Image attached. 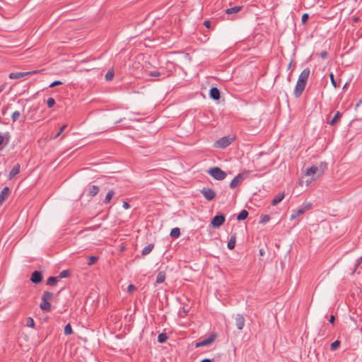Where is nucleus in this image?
<instances>
[{"mask_svg":"<svg viewBox=\"0 0 362 362\" xmlns=\"http://www.w3.org/2000/svg\"><path fill=\"white\" fill-rule=\"evenodd\" d=\"M11 190L8 187H5L0 193V205H1L8 197Z\"/></svg>","mask_w":362,"mask_h":362,"instance_id":"11","label":"nucleus"},{"mask_svg":"<svg viewBox=\"0 0 362 362\" xmlns=\"http://www.w3.org/2000/svg\"><path fill=\"white\" fill-rule=\"evenodd\" d=\"M114 75H115L114 70L113 69L109 70L106 73V74L105 76V78L107 81H110L113 79Z\"/></svg>","mask_w":362,"mask_h":362,"instance_id":"30","label":"nucleus"},{"mask_svg":"<svg viewBox=\"0 0 362 362\" xmlns=\"http://www.w3.org/2000/svg\"><path fill=\"white\" fill-rule=\"evenodd\" d=\"M284 193L282 192V193H279V194H277L274 199L272 200V204L273 206H276L279 203H280L284 198Z\"/></svg>","mask_w":362,"mask_h":362,"instance_id":"18","label":"nucleus"},{"mask_svg":"<svg viewBox=\"0 0 362 362\" xmlns=\"http://www.w3.org/2000/svg\"><path fill=\"white\" fill-rule=\"evenodd\" d=\"M200 192L207 201H211L216 197L215 192L211 188L204 187Z\"/></svg>","mask_w":362,"mask_h":362,"instance_id":"6","label":"nucleus"},{"mask_svg":"<svg viewBox=\"0 0 362 362\" xmlns=\"http://www.w3.org/2000/svg\"><path fill=\"white\" fill-rule=\"evenodd\" d=\"M215 338H216L215 335H211L208 338H206L199 342L196 343L195 347L198 348V347H201V346H209L214 342V341L215 340Z\"/></svg>","mask_w":362,"mask_h":362,"instance_id":"9","label":"nucleus"},{"mask_svg":"<svg viewBox=\"0 0 362 362\" xmlns=\"http://www.w3.org/2000/svg\"><path fill=\"white\" fill-rule=\"evenodd\" d=\"M70 275L69 270H63L60 272L59 275L57 276L59 279L69 277Z\"/></svg>","mask_w":362,"mask_h":362,"instance_id":"33","label":"nucleus"},{"mask_svg":"<svg viewBox=\"0 0 362 362\" xmlns=\"http://www.w3.org/2000/svg\"><path fill=\"white\" fill-rule=\"evenodd\" d=\"M235 325L239 330H242L245 326V318L243 315L237 314L235 317Z\"/></svg>","mask_w":362,"mask_h":362,"instance_id":"10","label":"nucleus"},{"mask_svg":"<svg viewBox=\"0 0 362 362\" xmlns=\"http://www.w3.org/2000/svg\"><path fill=\"white\" fill-rule=\"evenodd\" d=\"M170 235L172 238H177L180 235V230L179 228H174L171 230Z\"/></svg>","mask_w":362,"mask_h":362,"instance_id":"27","label":"nucleus"},{"mask_svg":"<svg viewBox=\"0 0 362 362\" xmlns=\"http://www.w3.org/2000/svg\"><path fill=\"white\" fill-rule=\"evenodd\" d=\"M358 21V18H355L354 19V22H357Z\"/></svg>","mask_w":362,"mask_h":362,"instance_id":"56","label":"nucleus"},{"mask_svg":"<svg viewBox=\"0 0 362 362\" xmlns=\"http://www.w3.org/2000/svg\"><path fill=\"white\" fill-rule=\"evenodd\" d=\"M165 280V273L164 272H159L156 278V283L161 284Z\"/></svg>","mask_w":362,"mask_h":362,"instance_id":"26","label":"nucleus"},{"mask_svg":"<svg viewBox=\"0 0 362 362\" xmlns=\"http://www.w3.org/2000/svg\"><path fill=\"white\" fill-rule=\"evenodd\" d=\"M40 308L43 311H49L51 309V303L43 298H41Z\"/></svg>","mask_w":362,"mask_h":362,"instance_id":"15","label":"nucleus"},{"mask_svg":"<svg viewBox=\"0 0 362 362\" xmlns=\"http://www.w3.org/2000/svg\"><path fill=\"white\" fill-rule=\"evenodd\" d=\"M30 281L33 284H38L42 281V272L37 270L34 271L30 276Z\"/></svg>","mask_w":362,"mask_h":362,"instance_id":"8","label":"nucleus"},{"mask_svg":"<svg viewBox=\"0 0 362 362\" xmlns=\"http://www.w3.org/2000/svg\"><path fill=\"white\" fill-rule=\"evenodd\" d=\"M264 250H263V249H260V250H259V254H260L261 255H264Z\"/></svg>","mask_w":362,"mask_h":362,"instance_id":"54","label":"nucleus"},{"mask_svg":"<svg viewBox=\"0 0 362 362\" xmlns=\"http://www.w3.org/2000/svg\"><path fill=\"white\" fill-rule=\"evenodd\" d=\"M59 279L57 276H50L47 279L46 284L48 286H56Z\"/></svg>","mask_w":362,"mask_h":362,"instance_id":"22","label":"nucleus"},{"mask_svg":"<svg viewBox=\"0 0 362 362\" xmlns=\"http://www.w3.org/2000/svg\"><path fill=\"white\" fill-rule=\"evenodd\" d=\"M334 321H335V317H334V315H332L330 316V318H329V323H331V324L334 325Z\"/></svg>","mask_w":362,"mask_h":362,"instance_id":"51","label":"nucleus"},{"mask_svg":"<svg viewBox=\"0 0 362 362\" xmlns=\"http://www.w3.org/2000/svg\"><path fill=\"white\" fill-rule=\"evenodd\" d=\"M361 262H362V256H361V257H360L357 259L356 263L355 264L354 268V269H353V271H352V272H351V274H354V273L356 272V269H358V267H359V265L361 264Z\"/></svg>","mask_w":362,"mask_h":362,"instance_id":"37","label":"nucleus"},{"mask_svg":"<svg viewBox=\"0 0 362 362\" xmlns=\"http://www.w3.org/2000/svg\"><path fill=\"white\" fill-rule=\"evenodd\" d=\"M360 103H361V100H359V103L356 104V106H358L360 105Z\"/></svg>","mask_w":362,"mask_h":362,"instance_id":"57","label":"nucleus"},{"mask_svg":"<svg viewBox=\"0 0 362 362\" xmlns=\"http://www.w3.org/2000/svg\"><path fill=\"white\" fill-rule=\"evenodd\" d=\"M9 141V137L5 138L4 136L0 135V146H1L3 144L5 145H7Z\"/></svg>","mask_w":362,"mask_h":362,"instance_id":"39","label":"nucleus"},{"mask_svg":"<svg viewBox=\"0 0 362 362\" xmlns=\"http://www.w3.org/2000/svg\"><path fill=\"white\" fill-rule=\"evenodd\" d=\"M315 174H317V176H320L318 167L311 166L310 168H308L306 169V171H305L306 176H310V175H313Z\"/></svg>","mask_w":362,"mask_h":362,"instance_id":"17","label":"nucleus"},{"mask_svg":"<svg viewBox=\"0 0 362 362\" xmlns=\"http://www.w3.org/2000/svg\"><path fill=\"white\" fill-rule=\"evenodd\" d=\"M154 244L150 243L147 246H146L141 251V255L145 256L148 255L153 249Z\"/></svg>","mask_w":362,"mask_h":362,"instance_id":"21","label":"nucleus"},{"mask_svg":"<svg viewBox=\"0 0 362 362\" xmlns=\"http://www.w3.org/2000/svg\"><path fill=\"white\" fill-rule=\"evenodd\" d=\"M66 127H67V124L62 125L60 127L58 133L54 136V139H57V137H59L62 134V132L66 129Z\"/></svg>","mask_w":362,"mask_h":362,"instance_id":"41","label":"nucleus"},{"mask_svg":"<svg viewBox=\"0 0 362 362\" xmlns=\"http://www.w3.org/2000/svg\"><path fill=\"white\" fill-rule=\"evenodd\" d=\"M8 109V107H6V106L3 107L1 109V114L3 115H5L6 114V111Z\"/></svg>","mask_w":362,"mask_h":362,"instance_id":"50","label":"nucleus"},{"mask_svg":"<svg viewBox=\"0 0 362 362\" xmlns=\"http://www.w3.org/2000/svg\"><path fill=\"white\" fill-rule=\"evenodd\" d=\"M168 339V337L165 333H161V334H158V341L159 343H164L167 341Z\"/></svg>","mask_w":362,"mask_h":362,"instance_id":"31","label":"nucleus"},{"mask_svg":"<svg viewBox=\"0 0 362 362\" xmlns=\"http://www.w3.org/2000/svg\"><path fill=\"white\" fill-rule=\"evenodd\" d=\"M99 187L96 185H90L86 189V191L87 192V195L89 197H94L99 192Z\"/></svg>","mask_w":362,"mask_h":362,"instance_id":"12","label":"nucleus"},{"mask_svg":"<svg viewBox=\"0 0 362 362\" xmlns=\"http://www.w3.org/2000/svg\"><path fill=\"white\" fill-rule=\"evenodd\" d=\"M122 206H123L124 209H129L130 207V205H129V204L128 202H124Z\"/></svg>","mask_w":362,"mask_h":362,"instance_id":"52","label":"nucleus"},{"mask_svg":"<svg viewBox=\"0 0 362 362\" xmlns=\"http://www.w3.org/2000/svg\"><path fill=\"white\" fill-rule=\"evenodd\" d=\"M225 220V215L223 214H218L212 218L211 224L214 228H217L223 224Z\"/></svg>","mask_w":362,"mask_h":362,"instance_id":"4","label":"nucleus"},{"mask_svg":"<svg viewBox=\"0 0 362 362\" xmlns=\"http://www.w3.org/2000/svg\"><path fill=\"white\" fill-rule=\"evenodd\" d=\"M319 175H321L324 173L325 170L327 168V163L326 162H321L319 165Z\"/></svg>","mask_w":362,"mask_h":362,"instance_id":"28","label":"nucleus"},{"mask_svg":"<svg viewBox=\"0 0 362 362\" xmlns=\"http://www.w3.org/2000/svg\"><path fill=\"white\" fill-rule=\"evenodd\" d=\"M209 96L211 98L218 100L221 98L220 90L216 87H213L210 89Z\"/></svg>","mask_w":362,"mask_h":362,"instance_id":"14","label":"nucleus"},{"mask_svg":"<svg viewBox=\"0 0 362 362\" xmlns=\"http://www.w3.org/2000/svg\"><path fill=\"white\" fill-rule=\"evenodd\" d=\"M98 260V256H89L87 264L89 266L94 264Z\"/></svg>","mask_w":362,"mask_h":362,"instance_id":"32","label":"nucleus"},{"mask_svg":"<svg viewBox=\"0 0 362 362\" xmlns=\"http://www.w3.org/2000/svg\"><path fill=\"white\" fill-rule=\"evenodd\" d=\"M360 103H361V100H359V103L356 104V106H358L360 105Z\"/></svg>","mask_w":362,"mask_h":362,"instance_id":"58","label":"nucleus"},{"mask_svg":"<svg viewBox=\"0 0 362 362\" xmlns=\"http://www.w3.org/2000/svg\"><path fill=\"white\" fill-rule=\"evenodd\" d=\"M37 72L38 71L37 70L27 72H13L9 74L8 77L11 79H18L26 76L33 75L35 74H37Z\"/></svg>","mask_w":362,"mask_h":362,"instance_id":"5","label":"nucleus"},{"mask_svg":"<svg viewBox=\"0 0 362 362\" xmlns=\"http://www.w3.org/2000/svg\"><path fill=\"white\" fill-rule=\"evenodd\" d=\"M328 56V53L326 52V51H322L320 53V57L322 58V59H326Z\"/></svg>","mask_w":362,"mask_h":362,"instance_id":"48","label":"nucleus"},{"mask_svg":"<svg viewBox=\"0 0 362 362\" xmlns=\"http://www.w3.org/2000/svg\"><path fill=\"white\" fill-rule=\"evenodd\" d=\"M309 19V15L308 13H303L302 16L301 21L303 24H305Z\"/></svg>","mask_w":362,"mask_h":362,"instance_id":"42","label":"nucleus"},{"mask_svg":"<svg viewBox=\"0 0 362 362\" xmlns=\"http://www.w3.org/2000/svg\"><path fill=\"white\" fill-rule=\"evenodd\" d=\"M73 333V329L71 325L69 323L64 327V334L66 335H70Z\"/></svg>","mask_w":362,"mask_h":362,"instance_id":"35","label":"nucleus"},{"mask_svg":"<svg viewBox=\"0 0 362 362\" xmlns=\"http://www.w3.org/2000/svg\"><path fill=\"white\" fill-rule=\"evenodd\" d=\"M329 78H330V80H331V82H332V84L333 85V86L334 88H337V84L334 80V74L333 73H330L329 74Z\"/></svg>","mask_w":362,"mask_h":362,"instance_id":"43","label":"nucleus"},{"mask_svg":"<svg viewBox=\"0 0 362 362\" xmlns=\"http://www.w3.org/2000/svg\"><path fill=\"white\" fill-rule=\"evenodd\" d=\"M208 174L210 175L214 179L221 181L224 180L227 174L225 171L222 170L219 167L211 168L208 171Z\"/></svg>","mask_w":362,"mask_h":362,"instance_id":"2","label":"nucleus"},{"mask_svg":"<svg viewBox=\"0 0 362 362\" xmlns=\"http://www.w3.org/2000/svg\"><path fill=\"white\" fill-rule=\"evenodd\" d=\"M244 180V176L243 173H239L237 176H235L230 182L229 186L230 188L234 189L238 187Z\"/></svg>","mask_w":362,"mask_h":362,"instance_id":"7","label":"nucleus"},{"mask_svg":"<svg viewBox=\"0 0 362 362\" xmlns=\"http://www.w3.org/2000/svg\"><path fill=\"white\" fill-rule=\"evenodd\" d=\"M248 211L245 209H243L240 211V213L237 216V220L238 221H244L246 219L248 216Z\"/></svg>","mask_w":362,"mask_h":362,"instance_id":"24","label":"nucleus"},{"mask_svg":"<svg viewBox=\"0 0 362 362\" xmlns=\"http://www.w3.org/2000/svg\"><path fill=\"white\" fill-rule=\"evenodd\" d=\"M242 9V6H235L231 8L226 9V13L227 14H234L237 13Z\"/></svg>","mask_w":362,"mask_h":362,"instance_id":"23","label":"nucleus"},{"mask_svg":"<svg viewBox=\"0 0 362 362\" xmlns=\"http://www.w3.org/2000/svg\"><path fill=\"white\" fill-rule=\"evenodd\" d=\"M47 107L49 108L52 107L55 105V100L53 98H49L47 101Z\"/></svg>","mask_w":362,"mask_h":362,"instance_id":"40","label":"nucleus"},{"mask_svg":"<svg viewBox=\"0 0 362 362\" xmlns=\"http://www.w3.org/2000/svg\"><path fill=\"white\" fill-rule=\"evenodd\" d=\"M54 293L49 291H44L42 298L49 302L52 299Z\"/></svg>","mask_w":362,"mask_h":362,"instance_id":"29","label":"nucleus"},{"mask_svg":"<svg viewBox=\"0 0 362 362\" xmlns=\"http://www.w3.org/2000/svg\"><path fill=\"white\" fill-rule=\"evenodd\" d=\"M341 117V114L340 113V112L337 111L335 113L334 117L331 120L327 121V123L331 126H334Z\"/></svg>","mask_w":362,"mask_h":362,"instance_id":"19","label":"nucleus"},{"mask_svg":"<svg viewBox=\"0 0 362 362\" xmlns=\"http://www.w3.org/2000/svg\"><path fill=\"white\" fill-rule=\"evenodd\" d=\"M204 25L207 28H211V22L209 20H206L204 23Z\"/></svg>","mask_w":362,"mask_h":362,"instance_id":"49","label":"nucleus"},{"mask_svg":"<svg viewBox=\"0 0 362 362\" xmlns=\"http://www.w3.org/2000/svg\"><path fill=\"white\" fill-rule=\"evenodd\" d=\"M137 289V288L133 285V284H129L128 286V288H127V291L129 293H132L133 292H134Z\"/></svg>","mask_w":362,"mask_h":362,"instance_id":"45","label":"nucleus"},{"mask_svg":"<svg viewBox=\"0 0 362 362\" xmlns=\"http://www.w3.org/2000/svg\"><path fill=\"white\" fill-rule=\"evenodd\" d=\"M310 208V206H305V207H301L300 209H298L296 210L293 211L291 215V220L295 219L300 215L304 214L307 209Z\"/></svg>","mask_w":362,"mask_h":362,"instance_id":"13","label":"nucleus"},{"mask_svg":"<svg viewBox=\"0 0 362 362\" xmlns=\"http://www.w3.org/2000/svg\"><path fill=\"white\" fill-rule=\"evenodd\" d=\"M213 361H214V359L205 358V359L201 361L200 362H212Z\"/></svg>","mask_w":362,"mask_h":362,"instance_id":"53","label":"nucleus"},{"mask_svg":"<svg viewBox=\"0 0 362 362\" xmlns=\"http://www.w3.org/2000/svg\"><path fill=\"white\" fill-rule=\"evenodd\" d=\"M63 84V82H62L61 81H53L49 86V88H54L57 86H60V85H62Z\"/></svg>","mask_w":362,"mask_h":362,"instance_id":"44","label":"nucleus"},{"mask_svg":"<svg viewBox=\"0 0 362 362\" xmlns=\"http://www.w3.org/2000/svg\"><path fill=\"white\" fill-rule=\"evenodd\" d=\"M310 69L306 68V69H303L302 71V72L300 73V74L299 75V77H298V81H297V83H296V88L294 90V95L296 98H299L301 95V94L303 93V92L305 88L308 77L310 76Z\"/></svg>","mask_w":362,"mask_h":362,"instance_id":"1","label":"nucleus"},{"mask_svg":"<svg viewBox=\"0 0 362 362\" xmlns=\"http://www.w3.org/2000/svg\"><path fill=\"white\" fill-rule=\"evenodd\" d=\"M270 219V216L269 215H264L262 217L260 223H266L268 222Z\"/></svg>","mask_w":362,"mask_h":362,"instance_id":"47","label":"nucleus"},{"mask_svg":"<svg viewBox=\"0 0 362 362\" xmlns=\"http://www.w3.org/2000/svg\"><path fill=\"white\" fill-rule=\"evenodd\" d=\"M149 76L157 77L160 76V73L158 71H150L148 74Z\"/></svg>","mask_w":362,"mask_h":362,"instance_id":"46","label":"nucleus"},{"mask_svg":"<svg viewBox=\"0 0 362 362\" xmlns=\"http://www.w3.org/2000/svg\"><path fill=\"white\" fill-rule=\"evenodd\" d=\"M292 65V61L290 62V63L288 65V69H290Z\"/></svg>","mask_w":362,"mask_h":362,"instance_id":"55","label":"nucleus"},{"mask_svg":"<svg viewBox=\"0 0 362 362\" xmlns=\"http://www.w3.org/2000/svg\"><path fill=\"white\" fill-rule=\"evenodd\" d=\"M235 242H236V236H235V234H233V235H231L229 241L228 242V245H227L228 248L229 250L234 249V247L235 246Z\"/></svg>","mask_w":362,"mask_h":362,"instance_id":"20","label":"nucleus"},{"mask_svg":"<svg viewBox=\"0 0 362 362\" xmlns=\"http://www.w3.org/2000/svg\"><path fill=\"white\" fill-rule=\"evenodd\" d=\"M233 140L234 138L230 137L229 136H223L222 138L219 139L214 143V146L215 148L223 149L228 146L233 142Z\"/></svg>","mask_w":362,"mask_h":362,"instance_id":"3","label":"nucleus"},{"mask_svg":"<svg viewBox=\"0 0 362 362\" xmlns=\"http://www.w3.org/2000/svg\"><path fill=\"white\" fill-rule=\"evenodd\" d=\"M339 346H340V341L336 340L331 344L330 350L335 351L339 348Z\"/></svg>","mask_w":362,"mask_h":362,"instance_id":"34","label":"nucleus"},{"mask_svg":"<svg viewBox=\"0 0 362 362\" xmlns=\"http://www.w3.org/2000/svg\"><path fill=\"white\" fill-rule=\"evenodd\" d=\"M20 168H21L20 164L16 163L11 169V170L9 173V175H8V178L12 179L14 176L18 175L20 172Z\"/></svg>","mask_w":362,"mask_h":362,"instance_id":"16","label":"nucleus"},{"mask_svg":"<svg viewBox=\"0 0 362 362\" xmlns=\"http://www.w3.org/2000/svg\"><path fill=\"white\" fill-rule=\"evenodd\" d=\"M26 326L29 327H34L35 322L32 317H28L26 320Z\"/></svg>","mask_w":362,"mask_h":362,"instance_id":"38","label":"nucleus"},{"mask_svg":"<svg viewBox=\"0 0 362 362\" xmlns=\"http://www.w3.org/2000/svg\"><path fill=\"white\" fill-rule=\"evenodd\" d=\"M115 192L114 190H112V189L109 190L108 192L106 194V197H105L103 202L105 204H108L111 201L112 197L115 196Z\"/></svg>","mask_w":362,"mask_h":362,"instance_id":"25","label":"nucleus"},{"mask_svg":"<svg viewBox=\"0 0 362 362\" xmlns=\"http://www.w3.org/2000/svg\"><path fill=\"white\" fill-rule=\"evenodd\" d=\"M21 117V112L19 111H15L11 115L13 122L17 121Z\"/></svg>","mask_w":362,"mask_h":362,"instance_id":"36","label":"nucleus"}]
</instances>
